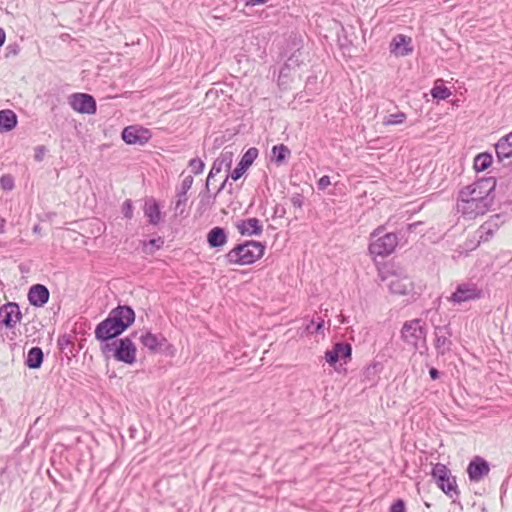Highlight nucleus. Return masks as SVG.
<instances>
[{
	"label": "nucleus",
	"mask_w": 512,
	"mask_h": 512,
	"mask_svg": "<svg viewBox=\"0 0 512 512\" xmlns=\"http://www.w3.org/2000/svg\"><path fill=\"white\" fill-rule=\"evenodd\" d=\"M135 320L134 311L128 306L113 309L108 318L100 322L95 330L98 340L106 341L120 335Z\"/></svg>",
	"instance_id": "nucleus-1"
},
{
	"label": "nucleus",
	"mask_w": 512,
	"mask_h": 512,
	"mask_svg": "<svg viewBox=\"0 0 512 512\" xmlns=\"http://www.w3.org/2000/svg\"><path fill=\"white\" fill-rule=\"evenodd\" d=\"M399 244V238L396 233L385 232L384 227L379 226L370 234L368 252L372 260L378 257L386 258L393 254Z\"/></svg>",
	"instance_id": "nucleus-2"
},
{
	"label": "nucleus",
	"mask_w": 512,
	"mask_h": 512,
	"mask_svg": "<svg viewBox=\"0 0 512 512\" xmlns=\"http://www.w3.org/2000/svg\"><path fill=\"white\" fill-rule=\"evenodd\" d=\"M265 253V246L258 241H246L232 248L226 255L230 265H250L261 259Z\"/></svg>",
	"instance_id": "nucleus-3"
},
{
	"label": "nucleus",
	"mask_w": 512,
	"mask_h": 512,
	"mask_svg": "<svg viewBox=\"0 0 512 512\" xmlns=\"http://www.w3.org/2000/svg\"><path fill=\"white\" fill-rule=\"evenodd\" d=\"M431 474L437 486L446 495L453 497L459 494L456 478L451 474L446 465L441 463L435 464Z\"/></svg>",
	"instance_id": "nucleus-4"
},
{
	"label": "nucleus",
	"mask_w": 512,
	"mask_h": 512,
	"mask_svg": "<svg viewBox=\"0 0 512 512\" xmlns=\"http://www.w3.org/2000/svg\"><path fill=\"white\" fill-rule=\"evenodd\" d=\"M68 103L71 108L80 114H95L97 110L96 101L93 96L86 93H74L69 96Z\"/></svg>",
	"instance_id": "nucleus-5"
},
{
	"label": "nucleus",
	"mask_w": 512,
	"mask_h": 512,
	"mask_svg": "<svg viewBox=\"0 0 512 512\" xmlns=\"http://www.w3.org/2000/svg\"><path fill=\"white\" fill-rule=\"evenodd\" d=\"M149 129L142 126L132 125L124 128L122 131V139L129 145H145L151 139Z\"/></svg>",
	"instance_id": "nucleus-6"
},
{
	"label": "nucleus",
	"mask_w": 512,
	"mask_h": 512,
	"mask_svg": "<svg viewBox=\"0 0 512 512\" xmlns=\"http://www.w3.org/2000/svg\"><path fill=\"white\" fill-rule=\"evenodd\" d=\"M389 50L397 58L412 54L414 50L412 38L403 34H397L392 38Z\"/></svg>",
	"instance_id": "nucleus-7"
},
{
	"label": "nucleus",
	"mask_w": 512,
	"mask_h": 512,
	"mask_svg": "<svg viewBox=\"0 0 512 512\" xmlns=\"http://www.w3.org/2000/svg\"><path fill=\"white\" fill-rule=\"evenodd\" d=\"M482 292L475 284H460L456 291L449 297V301L453 303H462L473 301L481 298Z\"/></svg>",
	"instance_id": "nucleus-8"
},
{
	"label": "nucleus",
	"mask_w": 512,
	"mask_h": 512,
	"mask_svg": "<svg viewBox=\"0 0 512 512\" xmlns=\"http://www.w3.org/2000/svg\"><path fill=\"white\" fill-rule=\"evenodd\" d=\"M137 348L129 338L119 340L114 357L121 362L132 365L136 362Z\"/></svg>",
	"instance_id": "nucleus-9"
},
{
	"label": "nucleus",
	"mask_w": 512,
	"mask_h": 512,
	"mask_svg": "<svg viewBox=\"0 0 512 512\" xmlns=\"http://www.w3.org/2000/svg\"><path fill=\"white\" fill-rule=\"evenodd\" d=\"M485 181H478L464 187L459 193V200L464 203H474L484 199L487 191H483Z\"/></svg>",
	"instance_id": "nucleus-10"
},
{
	"label": "nucleus",
	"mask_w": 512,
	"mask_h": 512,
	"mask_svg": "<svg viewBox=\"0 0 512 512\" xmlns=\"http://www.w3.org/2000/svg\"><path fill=\"white\" fill-rule=\"evenodd\" d=\"M22 314L19 306L15 303H8L0 307V324L7 328L14 327L20 322Z\"/></svg>",
	"instance_id": "nucleus-11"
},
{
	"label": "nucleus",
	"mask_w": 512,
	"mask_h": 512,
	"mask_svg": "<svg viewBox=\"0 0 512 512\" xmlns=\"http://www.w3.org/2000/svg\"><path fill=\"white\" fill-rule=\"evenodd\" d=\"M402 339L410 345L417 346L418 341L424 338V332L418 320L404 324L401 330Z\"/></svg>",
	"instance_id": "nucleus-12"
},
{
	"label": "nucleus",
	"mask_w": 512,
	"mask_h": 512,
	"mask_svg": "<svg viewBox=\"0 0 512 512\" xmlns=\"http://www.w3.org/2000/svg\"><path fill=\"white\" fill-rule=\"evenodd\" d=\"M489 471L490 468L487 461L478 456L467 467V473L472 482H479L484 476L488 475Z\"/></svg>",
	"instance_id": "nucleus-13"
},
{
	"label": "nucleus",
	"mask_w": 512,
	"mask_h": 512,
	"mask_svg": "<svg viewBox=\"0 0 512 512\" xmlns=\"http://www.w3.org/2000/svg\"><path fill=\"white\" fill-rule=\"evenodd\" d=\"M352 347L348 343H336L331 350L325 352V359L330 365H335L339 359L350 360Z\"/></svg>",
	"instance_id": "nucleus-14"
},
{
	"label": "nucleus",
	"mask_w": 512,
	"mask_h": 512,
	"mask_svg": "<svg viewBox=\"0 0 512 512\" xmlns=\"http://www.w3.org/2000/svg\"><path fill=\"white\" fill-rule=\"evenodd\" d=\"M257 157L258 149L255 147L249 148L242 156L236 168L232 171L231 178L234 181L240 179Z\"/></svg>",
	"instance_id": "nucleus-15"
},
{
	"label": "nucleus",
	"mask_w": 512,
	"mask_h": 512,
	"mask_svg": "<svg viewBox=\"0 0 512 512\" xmlns=\"http://www.w3.org/2000/svg\"><path fill=\"white\" fill-rule=\"evenodd\" d=\"M235 227L243 236L259 235L263 230L261 221L255 217L240 220L235 224Z\"/></svg>",
	"instance_id": "nucleus-16"
},
{
	"label": "nucleus",
	"mask_w": 512,
	"mask_h": 512,
	"mask_svg": "<svg viewBox=\"0 0 512 512\" xmlns=\"http://www.w3.org/2000/svg\"><path fill=\"white\" fill-rule=\"evenodd\" d=\"M28 300L31 305L42 307L49 300V291L44 285L35 284L28 292Z\"/></svg>",
	"instance_id": "nucleus-17"
},
{
	"label": "nucleus",
	"mask_w": 512,
	"mask_h": 512,
	"mask_svg": "<svg viewBox=\"0 0 512 512\" xmlns=\"http://www.w3.org/2000/svg\"><path fill=\"white\" fill-rule=\"evenodd\" d=\"M141 344L146 347L151 353H157L165 344L166 339L159 337L151 332H146L140 337Z\"/></svg>",
	"instance_id": "nucleus-18"
},
{
	"label": "nucleus",
	"mask_w": 512,
	"mask_h": 512,
	"mask_svg": "<svg viewBox=\"0 0 512 512\" xmlns=\"http://www.w3.org/2000/svg\"><path fill=\"white\" fill-rule=\"evenodd\" d=\"M495 150L499 159L512 157V132L499 139L495 145Z\"/></svg>",
	"instance_id": "nucleus-19"
},
{
	"label": "nucleus",
	"mask_w": 512,
	"mask_h": 512,
	"mask_svg": "<svg viewBox=\"0 0 512 512\" xmlns=\"http://www.w3.org/2000/svg\"><path fill=\"white\" fill-rule=\"evenodd\" d=\"M413 288V283L407 277H397L390 283V291L397 295H406Z\"/></svg>",
	"instance_id": "nucleus-20"
},
{
	"label": "nucleus",
	"mask_w": 512,
	"mask_h": 512,
	"mask_svg": "<svg viewBox=\"0 0 512 512\" xmlns=\"http://www.w3.org/2000/svg\"><path fill=\"white\" fill-rule=\"evenodd\" d=\"M145 216L148 218L149 223L157 225L161 221V212L159 205L154 200H149L144 206Z\"/></svg>",
	"instance_id": "nucleus-21"
},
{
	"label": "nucleus",
	"mask_w": 512,
	"mask_h": 512,
	"mask_svg": "<svg viewBox=\"0 0 512 512\" xmlns=\"http://www.w3.org/2000/svg\"><path fill=\"white\" fill-rule=\"evenodd\" d=\"M207 241L211 247H221L226 244L227 236L221 227H214L207 235Z\"/></svg>",
	"instance_id": "nucleus-22"
},
{
	"label": "nucleus",
	"mask_w": 512,
	"mask_h": 512,
	"mask_svg": "<svg viewBox=\"0 0 512 512\" xmlns=\"http://www.w3.org/2000/svg\"><path fill=\"white\" fill-rule=\"evenodd\" d=\"M17 124L16 114L12 110L0 111V130L10 131Z\"/></svg>",
	"instance_id": "nucleus-23"
},
{
	"label": "nucleus",
	"mask_w": 512,
	"mask_h": 512,
	"mask_svg": "<svg viewBox=\"0 0 512 512\" xmlns=\"http://www.w3.org/2000/svg\"><path fill=\"white\" fill-rule=\"evenodd\" d=\"M43 362V352L39 347H33L28 351L26 365L31 369L40 368Z\"/></svg>",
	"instance_id": "nucleus-24"
},
{
	"label": "nucleus",
	"mask_w": 512,
	"mask_h": 512,
	"mask_svg": "<svg viewBox=\"0 0 512 512\" xmlns=\"http://www.w3.org/2000/svg\"><path fill=\"white\" fill-rule=\"evenodd\" d=\"M430 93L434 99L438 100H445L449 98L452 94L450 89L444 85V81L442 79H437L434 82L433 88L431 89Z\"/></svg>",
	"instance_id": "nucleus-25"
},
{
	"label": "nucleus",
	"mask_w": 512,
	"mask_h": 512,
	"mask_svg": "<svg viewBox=\"0 0 512 512\" xmlns=\"http://www.w3.org/2000/svg\"><path fill=\"white\" fill-rule=\"evenodd\" d=\"M493 162L492 155L489 153H480L474 159V169L477 172H482L488 169Z\"/></svg>",
	"instance_id": "nucleus-26"
},
{
	"label": "nucleus",
	"mask_w": 512,
	"mask_h": 512,
	"mask_svg": "<svg viewBox=\"0 0 512 512\" xmlns=\"http://www.w3.org/2000/svg\"><path fill=\"white\" fill-rule=\"evenodd\" d=\"M290 156L289 148L284 144L275 145L272 148V157L277 165L282 164Z\"/></svg>",
	"instance_id": "nucleus-27"
},
{
	"label": "nucleus",
	"mask_w": 512,
	"mask_h": 512,
	"mask_svg": "<svg viewBox=\"0 0 512 512\" xmlns=\"http://www.w3.org/2000/svg\"><path fill=\"white\" fill-rule=\"evenodd\" d=\"M407 120V115L404 112H397L394 114H389L384 117L383 125L388 126H396L401 125Z\"/></svg>",
	"instance_id": "nucleus-28"
},
{
	"label": "nucleus",
	"mask_w": 512,
	"mask_h": 512,
	"mask_svg": "<svg viewBox=\"0 0 512 512\" xmlns=\"http://www.w3.org/2000/svg\"><path fill=\"white\" fill-rule=\"evenodd\" d=\"M204 162L199 158H194L189 161V168L195 175L201 174L204 170Z\"/></svg>",
	"instance_id": "nucleus-29"
},
{
	"label": "nucleus",
	"mask_w": 512,
	"mask_h": 512,
	"mask_svg": "<svg viewBox=\"0 0 512 512\" xmlns=\"http://www.w3.org/2000/svg\"><path fill=\"white\" fill-rule=\"evenodd\" d=\"M405 510V503L401 499L395 501L390 507V512H405Z\"/></svg>",
	"instance_id": "nucleus-30"
},
{
	"label": "nucleus",
	"mask_w": 512,
	"mask_h": 512,
	"mask_svg": "<svg viewBox=\"0 0 512 512\" xmlns=\"http://www.w3.org/2000/svg\"><path fill=\"white\" fill-rule=\"evenodd\" d=\"M331 184L330 177L327 175L322 176L318 180V188L321 190L326 189Z\"/></svg>",
	"instance_id": "nucleus-31"
},
{
	"label": "nucleus",
	"mask_w": 512,
	"mask_h": 512,
	"mask_svg": "<svg viewBox=\"0 0 512 512\" xmlns=\"http://www.w3.org/2000/svg\"><path fill=\"white\" fill-rule=\"evenodd\" d=\"M162 244H163V240L161 238L152 239L149 241V243L147 245H145V250L148 253H152L153 251L149 250V248H148L149 245L155 246L157 249H159L162 246Z\"/></svg>",
	"instance_id": "nucleus-32"
},
{
	"label": "nucleus",
	"mask_w": 512,
	"mask_h": 512,
	"mask_svg": "<svg viewBox=\"0 0 512 512\" xmlns=\"http://www.w3.org/2000/svg\"><path fill=\"white\" fill-rule=\"evenodd\" d=\"M266 2H267V0H248L246 4L249 6H256V5L264 4Z\"/></svg>",
	"instance_id": "nucleus-33"
},
{
	"label": "nucleus",
	"mask_w": 512,
	"mask_h": 512,
	"mask_svg": "<svg viewBox=\"0 0 512 512\" xmlns=\"http://www.w3.org/2000/svg\"><path fill=\"white\" fill-rule=\"evenodd\" d=\"M429 374H430V377H431L433 380H436V379L438 378V376H439V372H438V370H437V369H435V368H431V369L429 370Z\"/></svg>",
	"instance_id": "nucleus-34"
},
{
	"label": "nucleus",
	"mask_w": 512,
	"mask_h": 512,
	"mask_svg": "<svg viewBox=\"0 0 512 512\" xmlns=\"http://www.w3.org/2000/svg\"><path fill=\"white\" fill-rule=\"evenodd\" d=\"M5 225H6L5 219L0 216V234L4 233Z\"/></svg>",
	"instance_id": "nucleus-35"
},
{
	"label": "nucleus",
	"mask_w": 512,
	"mask_h": 512,
	"mask_svg": "<svg viewBox=\"0 0 512 512\" xmlns=\"http://www.w3.org/2000/svg\"><path fill=\"white\" fill-rule=\"evenodd\" d=\"M5 38H6L5 32L2 28H0V47L4 44Z\"/></svg>",
	"instance_id": "nucleus-36"
},
{
	"label": "nucleus",
	"mask_w": 512,
	"mask_h": 512,
	"mask_svg": "<svg viewBox=\"0 0 512 512\" xmlns=\"http://www.w3.org/2000/svg\"><path fill=\"white\" fill-rule=\"evenodd\" d=\"M292 202H293L294 206H298V207L302 206V203L299 198H293Z\"/></svg>",
	"instance_id": "nucleus-37"
},
{
	"label": "nucleus",
	"mask_w": 512,
	"mask_h": 512,
	"mask_svg": "<svg viewBox=\"0 0 512 512\" xmlns=\"http://www.w3.org/2000/svg\"><path fill=\"white\" fill-rule=\"evenodd\" d=\"M212 173H213V169L209 172V177L212 176Z\"/></svg>",
	"instance_id": "nucleus-38"
}]
</instances>
